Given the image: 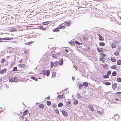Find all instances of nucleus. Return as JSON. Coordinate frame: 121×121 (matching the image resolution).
Here are the masks:
<instances>
[{
  "label": "nucleus",
  "instance_id": "nucleus-1",
  "mask_svg": "<svg viewBox=\"0 0 121 121\" xmlns=\"http://www.w3.org/2000/svg\"><path fill=\"white\" fill-rule=\"evenodd\" d=\"M70 25V23L69 22H64L59 25L58 27L60 29H64L65 28L66 26H69Z\"/></svg>",
  "mask_w": 121,
  "mask_h": 121
},
{
  "label": "nucleus",
  "instance_id": "nucleus-2",
  "mask_svg": "<svg viewBox=\"0 0 121 121\" xmlns=\"http://www.w3.org/2000/svg\"><path fill=\"white\" fill-rule=\"evenodd\" d=\"M29 113L28 110V109L25 110L23 112V115L21 117L23 119L24 118V116H25Z\"/></svg>",
  "mask_w": 121,
  "mask_h": 121
},
{
  "label": "nucleus",
  "instance_id": "nucleus-3",
  "mask_svg": "<svg viewBox=\"0 0 121 121\" xmlns=\"http://www.w3.org/2000/svg\"><path fill=\"white\" fill-rule=\"evenodd\" d=\"M97 35L99 36V40L101 41L104 40V39L103 37L99 33L97 34Z\"/></svg>",
  "mask_w": 121,
  "mask_h": 121
},
{
  "label": "nucleus",
  "instance_id": "nucleus-4",
  "mask_svg": "<svg viewBox=\"0 0 121 121\" xmlns=\"http://www.w3.org/2000/svg\"><path fill=\"white\" fill-rule=\"evenodd\" d=\"M7 69L4 68L3 69L0 71V73L1 74H3L4 73H5L7 71Z\"/></svg>",
  "mask_w": 121,
  "mask_h": 121
},
{
  "label": "nucleus",
  "instance_id": "nucleus-5",
  "mask_svg": "<svg viewBox=\"0 0 121 121\" xmlns=\"http://www.w3.org/2000/svg\"><path fill=\"white\" fill-rule=\"evenodd\" d=\"M97 51L98 52H101L103 51L104 49L102 48L99 47L97 49Z\"/></svg>",
  "mask_w": 121,
  "mask_h": 121
},
{
  "label": "nucleus",
  "instance_id": "nucleus-6",
  "mask_svg": "<svg viewBox=\"0 0 121 121\" xmlns=\"http://www.w3.org/2000/svg\"><path fill=\"white\" fill-rule=\"evenodd\" d=\"M63 61V58L59 60V63L60 65L61 66L62 65Z\"/></svg>",
  "mask_w": 121,
  "mask_h": 121
},
{
  "label": "nucleus",
  "instance_id": "nucleus-7",
  "mask_svg": "<svg viewBox=\"0 0 121 121\" xmlns=\"http://www.w3.org/2000/svg\"><path fill=\"white\" fill-rule=\"evenodd\" d=\"M62 112L63 114L65 116H67L68 115V114L67 113V112L64 110H62L61 111Z\"/></svg>",
  "mask_w": 121,
  "mask_h": 121
},
{
  "label": "nucleus",
  "instance_id": "nucleus-8",
  "mask_svg": "<svg viewBox=\"0 0 121 121\" xmlns=\"http://www.w3.org/2000/svg\"><path fill=\"white\" fill-rule=\"evenodd\" d=\"M99 46H104L106 45L105 43L103 42H99Z\"/></svg>",
  "mask_w": 121,
  "mask_h": 121
},
{
  "label": "nucleus",
  "instance_id": "nucleus-9",
  "mask_svg": "<svg viewBox=\"0 0 121 121\" xmlns=\"http://www.w3.org/2000/svg\"><path fill=\"white\" fill-rule=\"evenodd\" d=\"M117 84L115 83L112 85V88L114 89L115 90V88L117 87Z\"/></svg>",
  "mask_w": 121,
  "mask_h": 121
},
{
  "label": "nucleus",
  "instance_id": "nucleus-10",
  "mask_svg": "<svg viewBox=\"0 0 121 121\" xmlns=\"http://www.w3.org/2000/svg\"><path fill=\"white\" fill-rule=\"evenodd\" d=\"M19 66L20 68H24L25 66V64H21L18 65Z\"/></svg>",
  "mask_w": 121,
  "mask_h": 121
},
{
  "label": "nucleus",
  "instance_id": "nucleus-11",
  "mask_svg": "<svg viewBox=\"0 0 121 121\" xmlns=\"http://www.w3.org/2000/svg\"><path fill=\"white\" fill-rule=\"evenodd\" d=\"M116 46L117 45L115 43H112V49L115 48Z\"/></svg>",
  "mask_w": 121,
  "mask_h": 121
},
{
  "label": "nucleus",
  "instance_id": "nucleus-12",
  "mask_svg": "<svg viewBox=\"0 0 121 121\" xmlns=\"http://www.w3.org/2000/svg\"><path fill=\"white\" fill-rule=\"evenodd\" d=\"M88 107L90 109L91 111L93 112L94 111V109L92 106L91 105H90Z\"/></svg>",
  "mask_w": 121,
  "mask_h": 121
},
{
  "label": "nucleus",
  "instance_id": "nucleus-13",
  "mask_svg": "<svg viewBox=\"0 0 121 121\" xmlns=\"http://www.w3.org/2000/svg\"><path fill=\"white\" fill-rule=\"evenodd\" d=\"M83 85L85 86L86 87H88V83L87 82H84L83 83Z\"/></svg>",
  "mask_w": 121,
  "mask_h": 121
},
{
  "label": "nucleus",
  "instance_id": "nucleus-14",
  "mask_svg": "<svg viewBox=\"0 0 121 121\" xmlns=\"http://www.w3.org/2000/svg\"><path fill=\"white\" fill-rule=\"evenodd\" d=\"M54 65L55 66H58L59 65L58 63V61H55L54 63Z\"/></svg>",
  "mask_w": 121,
  "mask_h": 121
},
{
  "label": "nucleus",
  "instance_id": "nucleus-15",
  "mask_svg": "<svg viewBox=\"0 0 121 121\" xmlns=\"http://www.w3.org/2000/svg\"><path fill=\"white\" fill-rule=\"evenodd\" d=\"M39 108L41 109L43 108L44 107V105L42 104H39Z\"/></svg>",
  "mask_w": 121,
  "mask_h": 121
},
{
  "label": "nucleus",
  "instance_id": "nucleus-16",
  "mask_svg": "<svg viewBox=\"0 0 121 121\" xmlns=\"http://www.w3.org/2000/svg\"><path fill=\"white\" fill-rule=\"evenodd\" d=\"M111 60L113 62H115L116 61V60L114 57H112L111 58Z\"/></svg>",
  "mask_w": 121,
  "mask_h": 121
},
{
  "label": "nucleus",
  "instance_id": "nucleus-17",
  "mask_svg": "<svg viewBox=\"0 0 121 121\" xmlns=\"http://www.w3.org/2000/svg\"><path fill=\"white\" fill-rule=\"evenodd\" d=\"M117 63L118 65L121 64V60H118L117 61Z\"/></svg>",
  "mask_w": 121,
  "mask_h": 121
},
{
  "label": "nucleus",
  "instance_id": "nucleus-18",
  "mask_svg": "<svg viewBox=\"0 0 121 121\" xmlns=\"http://www.w3.org/2000/svg\"><path fill=\"white\" fill-rule=\"evenodd\" d=\"M56 73L55 72H53L52 73V77L53 78L55 77L56 75Z\"/></svg>",
  "mask_w": 121,
  "mask_h": 121
},
{
  "label": "nucleus",
  "instance_id": "nucleus-19",
  "mask_svg": "<svg viewBox=\"0 0 121 121\" xmlns=\"http://www.w3.org/2000/svg\"><path fill=\"white\" fill-rule=\"evenodd\" d=\"M82 38L84 40L86 41H87L88 39V38L86 37L85 36H83Z\"/></svg>",
  "mask_w": 121,
  "mask_h": 121
},
{
  "label": "nucleus",
  "instance_id": "nucleus-20",
  "mask_svg": "<svg viewBox=\"0 0 121 121\" xmlns=\"http://www.w3.org/2000/svg\"><path fill=\"white\" fill-rule=\"evenodd\" d=\"M100 56L102 57H104L106 56V55L105 54H104L103 53H100Z\"/></svg>",
  "mask_w": 121,
  "mask_h": 121
},
{
  "label": "nucleus",
  "instance_id": "nucleus-21",
  "mask_svg": "<svg viewBox=\"0 0 121 121\" xmlns=\"http://www.w3.org/2000/svg\"><path fill=\"white\" fill-rule=\"evenodd\" d=\"M58 28H56L53 30V32H57L59 31Z\"/></svg>",
  "mask_w": 121,
  "mask_h": 121
},
{
  "label": "nucleus",
  "instance_id": "nucleus-22",
  "mask_svg": "<svg viewBox=\"0 0 121 121\" xmlns=\"http://www.w3.org/2000/svg\"><path fill=\"white\" fill-rule=\"evenodd\" d=\"M119 116L117 115H115L114 116V117L115 120L117 119L118 118H119Z\"/></svg>",
  "mask_w": 121,
  "mask_h": 121
},
{
  "label": "nucleus",
  "instance_id": "nucleus-23",
  "mask_svg": "<svg viewBox=\"0 0 121 121\" xmlns=\"http://www.w3.org/2000/svg\"><path fill=\"white\" fill-rule=\"evenodd\" d=\"M45 70H41V72L40 73V74H43L45 75Z\"/></svg>",
  "mask_w": 121,
  "mask_h": 121
},
{
  "label": "nucleus",
  "instance_id": "nucleus-24",
  "mask_svg": "<svg viewBox=\"0 0 121 121\" xmlns=\"http://www.w3.org/2000/svg\"><path fill=\"white\" fill-rule=\"evenodd\" d=\"M49 21H46L44 22L42 24L43 25H47L49 23Z\"/></svg>",
  "mask_w": 121,
  "mask_h": 121
},
{
  "label": "nucleus",
  "instance_id": "nucleus-25",
  "mask_svg": "<svg viewBox=\"0 0 121 121\" xmlns=\"http://www.w3.org/2000/svg\"><path fill=\"white\" fill-rule=\"evenodd\" d=\"M4 40H10L13 39L12 38H8V37L5 38H4Z\"/></svg>",
  "mask_w": 121,
  "mask_h": 121
},
{
  "label": "nucleus",
  "instance_id": "nucleus-26",
  "mask_svg": "<svg viewBox=\"0 0 121 121\" xmlns=\"http://www.w3.org/2000/svg\"><path fill=\"white\" fill-rule=\"evenodd\" d=\"M63 105V103L62 102H60L59 103L58 105V107H60L62 106Z\"/></svg>",
  "mask_w": 121,
  "mask_h": 121
},
{
  "label": "nucleus",
  "instance_id": "nucleus-27",
  "mask_svg": "<svg viewBox=\"0 0 121 121\" xmlns=\"http://www.w3.org/2000/svg\"><path fill=\"white\" fill-rule=\"evenodd\" d=\"M83 85H82V84H79V85L78 87L79 89H82L83 87Z\"/></svg>",
  "mask_w": 121,
  "mask_h": 121
},
{
  "label": "nucleus",
  "instance_id": "nucleus-28",
  "mask_svg": "<svg viewBox=\"0 0 121 121\" xmlns=\"http://www.w3.org/2000/svg\"><path fill=\"white\" fill-rule=\"evenodd\" d=\"M117 74V73L116 72V71H114L112 73V75L113 76H115Z\"/></svg>",
  "mask_w": 121,
  "mask_h": 121
},
{
  "label": "nucleus",
  "instance_id": "nucleus-29",
  "mask_svg": "<svg viewBox=\"0 0 121 121\" xmlns=\"http://www.w3.org/2000/svg\"><path fill=\"white\" fill-rule=\"evenodd\" d=\"M75 42L76 44H78V45H82V43H80L78 41H75Z\"/></svg>",
  "mask_w": 121,
  "mask_h": 121
},
{
  "label": "nucleus",
  "instance_id": "nucleus-30",
  "mask_svg": "<svg viewBox=\"0 0 121 121\" xmlns=\"http://www.w3.org/2000/svg\"><path fill=\"white\" fill-rule=\"evenodd\" d=\"M116 94L119 97H121V92H118L116 93Z\"/></svg>",
  "mask_w": 121,
  "mask_h": 121
},
{
  "label": "nucleus",
  "instance_id": "nucleus-31",
  "mask_svg": "<svg viewBox=\"0 0 121 121\" xmlns=\"http://www.w3.org/2000/svg\"><path fill=\"white\" fill-rule=\"evenodd\" d=\"M78 103V101L77 100H75L73 102V104L74 105H76Z\"/></svg>",
  "mask_w": 121,
  "mask_h": 121
},
{
  "label": "nucleus",
  "instance_id": "nucleus-32",
  "mask_svg": "<svg viewBox=\"0 0 121 121\" xmlns=\"http://www.w3.org/2000/svg\"><path fill=\"white\" fill-rule=\"evenodd\" d=\"M50 70H48L46 71V75L47 76H48L50 74Z\"/></svg>",
  "mask_w": 121,
  "mask_h": 121
},
{
  "label": "nucleus",
  "instance_id": "nucleus-33",
  "mask_svg": "<svg viewBox=\"0 0 121 121\" xmlns=\"http://www.w3.org/2000/svg\"><path fill=\"white\" fill-rule=\"evenodd\" d=\"M46 103L47 105L48 106L50 105L51 104V102L50 101H47L46 102Z\"/></svg>",
  "mask_w": 121,
  "mask_h": 121
},
{
  "label": "nucleus",
  "instance_id": "nucleus-34",
  "mask_svg": "<svg viewBox=\"0 0 121 121\" xmlns=\"http://www.w3.org/2000/svg\"><path fill=\"white\" fill-rule=\"evenodd\" d=\"M109 77V76L107 75H104L103 76V77L104 78H107Z\"/></svg>",
  "mask_w": 121,
  "mask_h": 121
},
{
  "label": "nucleus",
  "instance_id": "nucleus-35",
  "mask_svg": "<svg viewBox=\"0 0 121 121\" xmlns=\"http://www.w3.org/2000/svg\"><path fill=\"white\" fill-rule=\"evenodd\" d=\"M111 69H115L116 68V66L115 65H113L110 67Z\"/></svg>",
  "mask_w": 121,
  "mask_h": 121
},
{
  "label": "nucleus",
  "instance_id": "nucleus-36",
  "mask_svg": "<svg viewBox=\"0 0 121 121\" xmlns=\"http://www.w3.org/2000/svg\"><path fill=\"white\" fill-rule=\"evenodd\" d=\"M54 63H53L52 62H51L50 63V67L51 68L53 67L54 65Z\"/></svg>",
  "mask_w": 121,
  "mask_h": 121
},
{
  "label": "nucleus",
  "instance_id": "nucleus-37",
  "mask_svg": "<svg viewBox=\"0 0 121 121\" xmlns=\"http://www.w3.org/2000/svg\"><path fill=\"white\" fill-rule=\"evenodd\" d=\"M54 111L57 114H58L59 113V110L57 109L56 108L54 110Z\"/></svg>",
  "mask_w": 121,
  "mask_h": 121
},
{
  "label": "nucleus",
  "instance_id": "nucleus-38",
  "mask_svg": "<svg viewBox=\"0 0 121 121\" xmlns=\"http://www.w3.org/2000/svg\"><path fill=\"white\" fill-rule=\"evenodd\" d=\"M115 100H116L117 101H118L119 100V99L118 98H114V99L113 100V102L114 103H116V102L114 101Z\"/></svg>",
  "mask_w": 121,
  "mask_h": 121
},
{
  "label": "nucleus",
  "instance_id": "nucleus-39",
  "mask_svg": "<svg viewBox=\"0 0 121 121\" xmlns=\"http://www.w3.org/2000/svg\"><path fill=\"white\" fill-rule=\"evenodd\" d=\"M114 54L115 56H118L119 55V52H116L114 53Z\"/></svg>",
  "mask_w": 121,
  "mask_h": 121
},
{
  "label": "nucleus",
  "instance_id": "nucleus-40",
  "mask_svg": "<svg viewBox=\"0 0 121 121\" xmlns=\"http://www.w3.org/2000/svg\"><path fill=\"white\" fill-rule=\"evenodd\" d=\"M105 84L107 85H109L111 84V83L108 82H106L105 83Z\"/></svg>",
  "mask_w": 121,
  "mask_h": 121
},
{
  "label": "nucleus",
  "instance_id": "nucleus-41",
  "mask_svg": "<svg viewBox=\"0 0 121 121\" xmlns=\"http://www.w3.org/2000/svg\"><path fill=\"white\" fill-rule=\"evenodd\" d=\"M52 56L54 58H57V55L55 54H52Z\"/></svg>",
  "mask_w": 121,
  "mask_h": 121
},
{
  "label": "nucleus",
  "instance_id": "nucleus-42",
  "mask_svg": "<svg viewBox=\"0 0 121 121\" xmlns=\"http://www.w3.org/2000/svg\"><path fill=\"white\" fill-rule=\"evenodd\" d=\"M108 65L107 64H104L103 65V67L104 69H106L107 68Z\"/></svg>",
  "mask_w": 121,
  "mask_h": 121
},
{
  "label": "nucleus",
  "instance_id": "nucleus-43",
  "mask_svg": "<svg viewBox=\"0 0 121 121\" xmlns=\"http://www.w3.org/2000/svg\"><path fill=\"white\" fill-rule=\"evenodd\" d=\"M117 81L118 82H121V78L120 77H119L117 79Z\"/></svg>",
  "mask_w": 121,
  "mask_h": 121
},
{
  "label": "nucleus",
  "instance_id": "nucleus-44",
  "mask_svg": "<svg viewBox=\"0 0 121 121\" xmlns=\"http://www.w3.org/2000/svg\"><path fill=\"white\" fill-rule=\"evenodd\" d=\"M58 98L60 99H61L63 98V96L62 95H59L58 96Z\"/></svg>",
  "mask_w": 121,
  "mask_h": 121
},
{
  "label": "nucleus",
  "instance_id": "nucleus-45",
  "mask_svg": "<svg viewBox=\"0 0 121 121\" xmlns=\"http://www.w3.org/2000/svg\"><path fill=\"white\" fill-rule=\"evenodd\" d=\"M30 78L31 79H33V80H35L36 81H37L38 80V79L37 78L33 77H31Z\"/></svg>",
  "mask_w": 121,
  "mask_h": 121
},
{
  "label": "nucleus",
  "instance_id": "nucleus-46",
  "mask_svg": "<svg viewBox=\"0 0 121 121\" xmlns=\"http://www.w3.org/2000/svg\"><path fill=\"white\" fill-rule=\"evenodd\" d=\"M13 70L14 71H17V69L16 67H14L13 69Z\"/></svg>",
  "mask_w": 121,
  "mask_h": 121
},
{
  "label": "nucleus",
  "instance_id": "nucleus-47",
  "mask_svg": "<svg viewBox=\"0 0 121 121\" xmlns=\"http://www.w3.org/2000/svg\"><path fill=\"white\" fill-rule=\"evenodd\" d=\"M71 103V102L70 101H68L67 103V105H69Z\"/></svg>",
  "mask_w": 121,
  "mask_h": 121
},
{
  "label": "nucleus",
  "instance_id": "nucleus-48",
  "mask_svg": "<svg viewBox=\"0 0 121 121\" xmlns=\"http://www.w3.org/2000/svg\"><path fill=\"white\" fill-rule=\"evenodd\" d=\"M111 73V72L110 71H108L107 73V74L108 75H110Z\"/></svg>",
  "mask_w": 121,
  "mask_h": 121
},
{
  "label": "nucleus",
  "instance_id": "nucleus-49",
  "mask_svg": "<svg viewBox=\"0 0 121 121\" xmlns=\"http://www.w3.org/2000/svg\"><path fill=\"white\" fill-rule=\"evenodd\" d=\"M104 58H102V57H100V58H99V60H100L101 61H102V62L103 63H104V61L102 60Z\"/></svg>",
  "mask_w": 121,
  "mask_h": 121
},
{
  "label": "nucleus",
  "instance_id": "nucleus-50",
  "mask_svg": "<svg viewBox=\"0 0 121 121\" xmlns=\"http://www.w3.org/2000/svg\"><path fill=\"white\" fill-rule=\"evenodd\" d=\"M28 52V51L26 50L24 51V53L25 54H27Z\"/></svg>",
  "mask_w": 121,
  "mask_h": 121
},
{
  "label": "nucleus",
  "instance_id": "nucleus-51",
  "mask_svg": "<svg viewBox=\"0 0 121 121\" xmlns=\"http://www.w3.org/2000/svg\"><path fill=\"white\" fill-rule=\"evenodd\" d=\"M5 61V60L4 59H1V62L2 63H3Z\"/></svg>",
  "mask_w": 121,
  "mask_h": 121
},
{
  "label": "nucleus",
  "instance_id": "nucleus-52",
  "mask_svg": "<svg viewBox=\"0 0 121 121\" xmlns=\"http://www.w3.org/2000/svg\"><path fill=\"white\" fill-rule=\"evenodd\" d=\"M56 106V105L55 104H53V105L52 106V107L53 108H55Z\"/></svg>",
  "mask_w": 121,
  "mask_h": 121
},
{
  "label": "nucleus",
  "instance_id": "nucleus-53",
  "mask_svg": "<svg viewBox=\"0 0 121 121\" xmlns=\"http://www.w3.org/2000/svg\"><path fill=\"white\" fill-rule=\"evenodd\" d=\"M114 43H115V44H117L118 43V42L116 41H114Z\"/></svg>",
  "mask_w": 121,
  "mask_h": 121
},
{
  "label": "nucleus",
  "instance_id": "nucleus-54",
  "mask_svg": "<svg viewBox=\"0 0 121 121\" xmlns=\"http://www.w3.org/2000/svg\"><path fill=\"white\" fill-rule=\"evenodd\" d=\"M2 40L3 39H2V38H0V42H1L2 41Z\"/></svg>",
  "mask_w": 121,
  "mask_h": 121
},
{
  "label": "nucleus",
  "instance_id": "nucleus-55",
  "mask_svg": "<svg viewBox=\"0 0 121 121\" xmlns=\"http://www.w3.org/2000/svg\"><path fill=\"white\" fill-rule=\"evenodd\" d=\"M97 113L99 114H100L101 113V112L100 111H97Z\"/></svg>",
  "mask_w": 121,
  "mask_h": 121
},
{
  "label": "nucleus",
  "instance_id": "nucleus-56",
  "mask_svg": "<svg viewBox=\"0 0 121 121\" xmlns=\"http://www.w3.org/2000/svg\"><path fill=\"white\" fill-rule=\"evenodd\" d=\"M22 61V59H21L19 60V62L20 63H21Z\"/></svg>",
  "mask_w": 121,
  "mask_h": 121
},
{
  "label": "nucleus",
  "instance_id": "nucleus-57",
  "mask_svg": "<svg viewBox=\"0 0 121 121\" xmlns=\"http://www.w3.org/2000/svg\"><path fill=\"white\" fill-rule=\"evenodd\" d=\"M65 52H68V50L67 49H66L65 50Z\"/></svg>",
  "mask_w": 121,
  "mask_h": 121
},
{
  "label": "nucleus",
  "instance_id": "nucleus-58",
  "mask_svg": "<svg viewBox=\"0 0 121 121\" xmlns=\"http://www.w3.org/2000/svg\"><path fill=\"white\" fill-rule=\"evenodd\" d=\"M27 43H28V45H29L31 44V43L30 42H29Z\"/></svg>",
  "mask_w": 121,
  "mask_h": 121
},
{
  "label": "nucleus",
  "instance_id": "nucleus-59",
  "mask_svg": "<svg viewBox=\"0 0 121 121\" xmlns=\"http://www.w3.org/2000/svg\"><path fill=\"white\" fill-rule=\"evenodd\" d=\"M25 44H26V45H28V43H25Z\"/></svg>",
  "mask_w": 121,
  "mask_h": 121
},
{
  "label": "nucleus",
  "instance_id": "nucleus-60",
  "mask_svg": "<svg viewBox=\"0 0 121 121\" xmlns=\"http://www.w3.org/2000/svg\"><path fill=\"white\" fill-rule=\"evenodd\" d=\"M25 121H29L28 120H25Z\"/></svg>",
  "mask_w": 121,
  "mask_h": 121
},
{
  "label": "nucleus",
  "instance_id": "nucleus-61",
  "mask_svg": "<svg viewBox=\"0 0 121 121\" xmlns=\"http://www.w3.org/2000/svg\"><path fill=\"white\" fill-rule=\"evenodd\" d=\"M120 19H121V16L120 17Z\"/></svg>",
  "mask_w": 121,
  "mask_h": 121
},
{
  "label": "nucleus",
  "instance_id": "nucleus-62",
  "mask_svg": "<svg viewBox=\"0 0 121 121\" xmlns=\"http://www.w3.org/2000/svg\"><path fill=\"white\" fill-rule=\"evenodd\" d=\"M1 67V65L0 64V67Z\"/></svg>",
  "mask_w": 121,
  "mask_h": 121
},
{
  "label": "nucleus",
  "instance_id": "nucleus-63",
  "mask_svg": "<svg viewBox=\"0 0 121 121\" xmlns=\"http://www.w3.org/2000/svg\"><path fill=\"white\" fill-rule=\"evenodd\" d=\"M119 50H120V48H119Z\"/></svg>",
  "mask_w": 121,
  "mask_h": 121
},
{
  "label": "nucleus",
  "instance_id": "nucleus-64",
  "mask_svg": "<svg viewBox=\"0 0 121 121\" xmlns=\"http://www.w3.org/2000/svg\"><path fill=\"white\" fill-rule=\"evenodd\" d=\"M49 99V97H48Z\"/></svg>",
  "mask_w": 121,
  "mask_h": 121
}]
</instances>
